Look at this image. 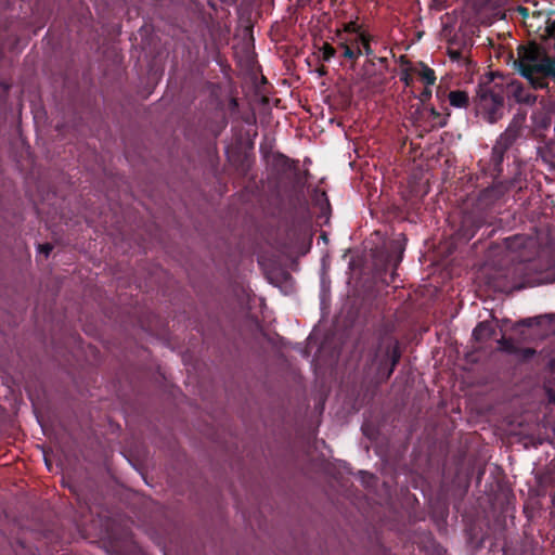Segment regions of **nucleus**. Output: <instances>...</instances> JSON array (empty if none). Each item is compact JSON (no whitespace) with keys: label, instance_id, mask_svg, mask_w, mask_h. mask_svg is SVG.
Here are the masks:
<instances>
[{"label":"nucleus","instance_id":"c85d7f7f","mask_svg":"<svg viewBox=\"0 0 555 555\" xmlns=\"http://www.w3.org/2000/svg\"><path fill=\"white\" fill-rule=\"evenodd\" d=\"M519 11H520L524 15H527V9H526V8L520 7V8H519Z\"/></svg>","mask_w":555,"mask_h":555},{"label":"nucleus","instance_id":"6e6552de","mask_svg":"<svg viewBox=\"0 0 555 555\" xmlns=\"http://www.w3.org/2000/svg\"><path fill=\"white\" fill-rule=\"evenodd\" d=\"M507 93L517 103L533 104L537 100V96L519 82L509 83Z\"/></svg>","mask_w":555,"mask_h":555},{"label":"nucleus","instance_id":"412c9836","mask_svg":"<svg viewBox=\"0 0 555 555\" xmlns=\"http://www.w3.org/2000/svg\"><path fill=\"white\" fill-rule=\"evenodd\" d=\"M412 74H413V66L412 67H408V68H404L402 72H401V75H400V80L406 86H411L413 83V77H412Z\"/></svg>","mask_w":555,"mask_h":555},{"label":"nucleus","instance_id":"39448f33","mask_svg":"<svg viewBox=\"0 0 555 555\" xmlns=\"http://www.w3.org/2000/svg\"><path fill=\"white\" fill-rule=\"evenodd\" d=\"M405 238L392 240L385 247L377 249L374 254V262L376 271L379 275L387 273L391 269L390 281L387 284L393 283L396 279V269L403 258L405 249Z\"/></svg>","mask_w":555,"mask_h":555},{"label":"nucleus","instance_id":"20e7f679","mask_svg":"<svg viewBox=\"0 0 555 555\" xmlns=\"http://www.w3.org/2000/svg\"><path fill=\"white\" fill-rule=\"evenodd\" d=\"M522 122V118L514 117L493 145L490 165L492 167L491 175L494 178H499L503 172L505 153L511 150L516 141L521 137Z\"/></svg>","mask_w":555,"mask_h":555},{"label":"nucleus","instance_id":"b1692460","mask_svg":"<svg viewBox=\"0 0 555 555\" xmlns=\"http://www.w3.org/2000/svg\"><path fill=\"white\" fill-rule=\"evenodd\" d=\"M53 246L50 243L41 244L38 246L39 253L43 254L46 257L50 255L52 251Z\"/></svg>","mask_w":555,"mask_h":555},{"label":"nucleus","instance_id":"2f4dec72","mask_svg":"<svg viewBox=\"0 0 555 555\" xmlns=\"http://www.w3.org/2000/svg\"><path fill=\"white\" fill-rule=\"evenodd\" d=\"M22 548H25L26 545L23 542H18Z\"/></svg>","mask_w":555,"mask_h":555},{"label":"nucleus","instance_id":"0eeeda50","mask_svg":"<svg viewBox=\"0 0 555 555\" xmlns=\"http://www.w3.org/2000/svg\"><path fill=\"white\" fill-rule=\"evenodd\" d=\"M481 225L482 220L480 217L474 216L472 214L465 215L462 219L459 234L462 238L469 241L475 236Z\"/></svg>","mask_w":555,"mask_h":555},{"label":"nucleus","instance_id":"a211bd4d","mask_svg":"<svg viewBox=\"0 0 555 555\" xmlns=\"http://www.w3.org/2000/svg\"><path fill=\"white\" fill-rule=\"evenodd\" d=\"M428 111L438 127L442 128L447 125L448 117L450 116L449 112L446 115H442L434 106L429 107Z\"/></svg>","mask_w":555,"mask_h":555},{"label":"nucleus","instance_id":"7c9ffc66","mask_svg":"<svg viewBox=\"0 0 555 555\" xmlns=\"http://www.w3.org/2000/svg\"><path fill=\"white\" fill-rule=\"evenodd\" d=\"M378 60H379L380 63H386L387 62L386 57H379Z\"/></svg>","mask_w":555,"mask_h":555},{"label":"nucleus","instance_id":"c756f323","mask_svg":"<svg viewBox=\"0 0 555 555\" xmlns=\"http://www.w3.org/2000/svg\"><path fill=\"white\" fill-rule=\"evenodd\" d=\"M548 125H550V120H548V119L543 120L542 126H543L544 128H546Z\"/></svg>","mask_w":555,"mask_h":555},{"label":"nucleus","instance_id":"f257e3e1","mask_svg":"<svg viewBox=\"0 0 555 555\" xmlns=\"http://www.w3.org/2000/svg\"><path fill=\"white\" fill-rule=\"evenodd\" d=\"M514 66L535 90L546 88L547 79L555 78V57L550 56L544 48L534 42L518 48Z\"/></svg>","mask_w":555,"mask_h":555},{"label":"nucleus","instance_id":"f03ea898","mask_svg":"<svg viewBox=\"0 0 555 555\" xmlns=\"http://www.w3.org/2000/svg\"><path fill=\"white\" fill-rule=\"evenodd\" d=\"M402 357L400 341L389 335H382L369 352L364 373L371 383L379 386L386 383L395 372Z\"/></svg>","mask_w":555,"mask_h":555},{"label":"nucleus","instance_id":"9b49d317","mask_svg":"<svg viewBox=\"0 0 555 555\" xmlns=\"http://www.w3.org/2000/svg\"><path fill=\"white\" fill-rule=\"evenodd\" d=\"M495 335V328L489 322H479L473 331V337L476 341L483 343Z\"/></svg>","mask_w":555,"mask_h":555},{"label":"nucleus","instance_id":"393cba45","mask_svg":"<svg viewBox=\"0 0 555 555\" xmlns=\"http://www.w3.org/2000/svg\"><path fill=\"white\" fill-rule=\"evenodd\" d=\"M448 55L452 61H460L463 57V54L460 50H453V49L448 50Z\"/></svg>","mask_w":555,"mask_h":555},{"label":"nucleus","instance_id":"ddd939ff","mask_svg":"<svg viewBox=\"0 0 555 555\" xmlns=\"http://www.w3.org/2000/svg\"><path fill=\"white\" fill-rule=\"evenodd\" d=\"M519 555H544V550L538 541L527 539L520 545Z\"/></svg>","mask_w":555,"mask_h":555},{"label":"nucleus","instance_id":"aec40b11","mask_svg":"<svg viewBox=\"0 0 555 555\" xmlns=\"http://www.w3.org/2000/svg\"><path fill=\"white\" fill-rule=\"evenodd\" d=\"M322 52V60L325 62H328L332 57L335 56L336 50L334 47H332L330 43L325 42L323 47L321 48Z\"/></svg>","mask_w":555,"mask_h":555},{"label":"nucleus","instance_id":"f8f14e48","mask_svg":"<svg viewBox=\"0 0 555 555\" xmlns=\"http://www.w3.org/2000/svg\"><path fill=\"white\" fill-rule=\"evenodd\" d=\"M450 105L455 108H466L469 105V95L464 90H453L448 94Z\"/></svg>","mask_w":555,"mask_h":555},{"label":"nucleus","instance_id":"2eb2a0df","mask_svg":"<svg viewBox=\"0 0 555 555\" xmlns=\"http://www.w3.org/2000/svg\"><path fill=\"white\" fill-rule=\"evenodd\" d=\"M372 40V37L367 34H359V37H354L352 40H351V43L354 44L357 48L360 47V44L362 46L363 48V52L367 55V56H373L374 52L371 48V42Z\"/></svg>","mask_w":555,"mask_h":555},{"label":"nucleus","instance_id":"f3484780","mask_svg":"<svg viewBox=\"0 0 555 555\" xmlns=\"http://www.w3.org/2000/svg\"><path fill=\"white\" fill-rule=\"evenodd\" d=\"M498 343L499 349L503 352L514 356L518 351V347L511 338L502 337Z\"/></svg>","mask_w":555,"mask_h":555},{"label":"nucleus","instance_id":"cd10ccee","mask_svg":"<svg viewBox=\"0 0 555 555\" xmlns=\"http://www.w3.org/2000/svg\"><path fill=\"white\" fill-rule=\"evenodd\" d=\"M400 60H401V63L410 64V62L405 59V56H404V55H402V56L400 57Z\"/></svg>","mask_w":555,"mask_h":555},{"label":"nucleus","instance_id":"423d86ee","mask_svg":"<svg viewBox=\"0 0 555 555\" xmlns=\"http://www.w3.org/2000/svg\"><path fill=\"white\" fill-rule=\"evenodd\" d=\"M505 248L519 261H530L538 253V240L528 234H515L503 240Z\"/></svg>","mask_w":555,"mask_h":555},{"label":"nucleus","instance_id":"bb28decb","mask_svg":"<svg viewBox=\"0 0 555 555\" xmlns=\"http://www.w3.org/2000/svg\"><path fill=\"white\" fill-rule=\"evenodd\" d=\"M548 400L551 403L555 404V390H548L547 391Z\"/></svg>","mask_w":555,"mask_h":555},{"label":"nucleus","instance_id":"9d476101","mask_svg":"<svg viewBox=\"0 0 555 555\" xmlns=\"http://www.w3.org/2000/svg\"><path fill=\"white\" fill-rule=\"evenodd\" d=\"M413 73L427 86H434L436 83L437 77L435 70L422 61L413 66Z\"/></svg>","mask_w":555,"mask_h":555},{"label":"nucleus","instance_id":"7ed1b4c3","mask_svg":"<svg viewBox=\"0 0 555 555\" xmlns=\"http://www.w3.org/2000/svg\"><path fill=\"white\" fill-rule=\"evenodd\" d=\"M476 115L489 124L498 122L504 114V95L501 89L489 83L478 87L474 98Z\"/></svg>","mask_w":555,"mask_h":555},{"label":"nucleus","instance_id":"dca6fc26","mask_svg":"<svg viewBox=\"0 0 555 555\" xmlns=\"http://www.w3.org/2000/svg\"><path fill=\"white\" fill-rule=\"evenodd\" d=\"M343 33L353 34V35H356V37H359V34H364L363 31H361V26L356 21L346 23L344 25L343 31H340V30L337 31V37L339 39L344 38Z\"/></svg>","mask_w":555,"mask_h":555},{"label":"nucleus","instance_id":"a878e982","mask_svg":"<svg viewBox=\"0 0 555 555\" xmlns=\"http://www.w3.org/2000/svg\"><path fill=\"white\" fill-rule=\"evenodd\" d=\"M516 170H517V172H515L513 179L511 180V184L513 186H516L519 183V180H520L519 179L520 173L518 172V166L516 167Z\"/></svg>","mask_w":555,"mask_h":555},{"label":"nucleus","instance_id":"6ab92c4d","mask_svg":"<svg viewBox=\"0 0 555 555\" xmlns=\"http://www.w3.org/2000/svg\"><path fill=\"white\" fill-rule=\"evenodd\" d=\"M537 351L533 348H521L518 347V351L514 353L520 362H528L535 356Z\"/></svg>","mask_w":555,"mask_h":555},{"label":"nucleus","instance_id":"4468645a","mask_svg":"<svg viewBox=\"0 0 555 555\" xmlns=\"http://www.w3.org/2000/svg\"><path fill=\"white\" fill-rule=\"evenodd\" d=\"M339 46L344 49L343 56L345 59L356 61L362 54V50L360 49V47L353 49V44L351 42L349 43V41L346 38L340 39Z\"/></svg>","mask_w":555,"mask_h":555},{"label":"nucleus","instance_id":"1a4fd4ad","mask_svg":"<svg viewBox=\"0 0 555 555\" xmlns=\"http://www.w3.org/2000/svg\"><path fill=\"white\" fill-rule=\"evenodd\" d=\"M272 167L280 175H286L289 171L297 170V162L291 159L282 153H276L272 157Z\"/></svg>","mask_w":555,"mask_h":555},{"label":"nucleus","instance_id":"4be33fe9","mask_svg":"<svg viewBox=\"0 0 555 555\" xmlns=\"http://www.w3.org/2000/svg\"><path fill=\"white\" fill-rule=\"evenodd\" d=\"M431 86H427L425 85V88L423 89V91L420 93L418 95V99L420 101L425 104L426 102H428L431 98Z\"/></svg>","mask_w":555,"mask_h":555},{"label":"nucleus","instance_id":"5701e85b","mask_svg":"<svg viewBox=\"0 0 555 555\" xmlns=\"http://www.w3.org/2000/svg\"><path fill=\"white\" fill-rule=\"evenodd\" d=\"M539 324V321L537 318H528V319H522L520 320L518 323H517V326H526V327H531L533 325H538Z\"/></svg>","mask_w":555,"mask_h":555}]
</instances>
